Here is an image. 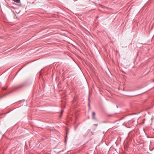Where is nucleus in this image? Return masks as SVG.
<instances>
[{
	"mask_svg": "<svg viewBox=\"0 0 154 154\" xmlns=\"http://www.w3.org/2000/svg\"><path fill=\"white\" fill-rule=\"evenodd\" d=\"M63 110H61V115H60V116H62V113H63Z\"/></svg>",
	"mask_w": 154,
	"mask_h": 154,
	"instance_id": "20e7f679",
	"label": "nucleus"
},
{
	"mask_svg": "<svg viewBox=\"0 0 154 154\" xmlns=\"http://www.w3.org/2000/svg\"><path fill=\"white\" fill-rule=\"evenodd\" d=\"M14 13L16 17V18H18V15L19 13V10L18 9H15L14 11Z\"/></svg>",
	"mask_w": 154,
	"mask_h": 154,
	"instance_id": "f257e3e1",
	"label": "nucleus"
},
{
	"mask_svg": "<svg viewBox=\"0 0 154 154\" xmlns=\"http://www.w3.org/2000/svg\"><path fill=\"white\" fill-rule=\"evenodd\" d=\"M21 102V101H20V103Z\"/></svg>",
	"mask_w": 154,
	"mask_h": 154,
	"instance_id": "39448f33",
	"label": "nucleus"
},
{
	"mask_svg": "<svg viewBox=\"0 0 154 154\" xmlns=\"http://www.w3.org/2000/svg\"><path fill=\"white\" fill-rule=\"evenodd\" d=\"M153 82H154V80H153Z\"/></svg>",
	"mask_w": 154,
	"mask_h": 154,
	"instance_id": "423d86ee",
	"label": "nucleus"
},
{
	"mask_svg": "<svg viewBox=\"0 0 154 154\" xmlns=\"http://www.w3.org/2000/svg\"><path fill=\"white\" fill-rule=\"evenodd\" d=\"M95 112H93L92 114V119L93 120H97V119L95 117Z\"/></svg>",
	"mask_w": 154,
	"mask_h": 154,
	"instance_id": "f03ea898",
	"label": "nucleus"
},
{
	"mask_svg": "<svg viewBox=\"0 0 154 154\" xmlns=\"http://www.w3.org/2000/svg\"><path fill=\"white\" fill-rule=\"evenodd\" d=\"M12 1H14L15 2H17V3H18L19 2V0H12Z\"/></svg>",
	"mask_w": 154,
	"mask_h": 154,
	"instance_id": "7ed1b4c3",
	"label": "nucleus"
}]
</instances>
